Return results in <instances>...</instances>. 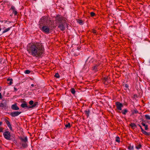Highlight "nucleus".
<instances>
[{
  "label": "nucleus",
  "mask_w": 150,
  "mask_h": 150,
  "mask_svg": "<svg viewBox=\"0 0 150 150\" xmlns=\"http://www.w3.org/2000/svg\"><path fill=\"white\" fill-rule=\"evenodd\" d=\"M142 133L146 136H148L150 135V133L147 132L146 131H144L143 129H142V131H141Z\"/></svg>",
  "instance_id": "f3484780"
},
{
  "label": "nucleus",
  "mask_w": 150,
  "mask_h": 150,
  "mask_svg": "<svg viewBox=\"0 0 150 150\" xmlns=\"http://www.w3.org/2000/svg\"><path fill=\"white\" fill-rule=\"evenodd\" d=\"M107 78H105L103 79V81L105 82V81H107L108 80Z\"/></svg>",
  "instance_id": "4c0bfd02"
},
{
  "label": "nucleus",
  "mask_w": 150,
  "mask_h": 150,
  "mask_svg": "<svg viewBox=\"0 0 150 150\" xmlns=\"http://www.w3.org/2000/svg\"><path fill=\"white\" fill-rule=\"evenodd\" d=\"M70 91L71 93L74 95L76 91L75 89L74 88H71L70 90Z\"/></svg>",
  "instance_id": "4be33fe9"
},
{
  "label": "nucleus",
  "mask_w": 150,
  "mask_h": 150,
  "mask_svg": "<svg viewBox=\"0 0 150 150\" xmlns=\"http://www.w3.org/2000/svg\"><path fill=\"white\" fill-rule=\"evenodd\" d=\"M11 108L12 109L14 110H18L19 109L16 103L12 105Z\"/></svg>",
  "instance_id": "ddd939ff"
},
{
  "label": "nucleus",
  "mask_w": 150,
  "mask_h": 150,
  "mask_svg": "<svg viewBox=\"0 0 150 150\" xmlns=\"http://www.w3.org/2000/svg\"><path fill=\"white\" fill-rule=\"evenodd\" d=\"M149 63H150V61H149Z\"/></svg>",
  "instance_id": "5fc2aeb1"
},
{
  "label": "nucleus",
  "mask_w": 150,
  "mask_h": 150,
  "mask_svg": "<svg viewBox=\"0 0 150 150\" xmlns=\"http://www.w3.org/2000/svg\"><path fill=\"white\" fill-rule=\"evenodd\" d=\"M138 113V111L137 109L133 110L132 111V114L134 115L135 113Z\"/></svg>",
  "instance_id": "b1692460"
},
{
  "label": "nucleus",
  "mask_w": 150,
  "mask_h": 150,
  "mask_svg": "<svg viewBox=\"0 0 150 150\" xmlns=\"http://www.w3.org/2000/svg\"><path fill=\"white\" fill-rule=\"evenodd\" d=\"M1 22L2 23H3V21H1Z\"/></svg>",
  "instance_id": "8fccbe9b"
},
{
  "label": "nucleus",
  "mask_w": 150,
  "mask_h": 150,
  "mask_svg": "<svg viewBox=\"0 0 150 150\" xmlns=\"http://www.w3.org/2000/svg\"><path fill=\"white\" fill-rule=\"evenodd\" d=\"M115 105L116 106L117 109L118 110H122V108L123 107V105L122 103L119 102H115Z\"/></svg>",
  "instance_id": "423d86ee"
},
{
  "label": "nucleus",
  "mask_w": 150,
  "mask_h": 150,
  "mask_svg": "<svg viewBox=\"0 0 150 150\" xmlns=\"http://www.w3.org/2000/svg\"><path fill=\"white\" fill-rule=\"evenodd\" d=\"M128 112V111L126 109H125L123 111L121 112L123 114L125 115Z\"/></svg>",
  "instance_id": "aec40b11"
},
{
  "label": "nucleus",
  "mask_w": 150,
  "mask_h": 150,
  "mask_svg": "<svg viewBox=\"0 0 150 150\" xmlns=\"http://www.w3.org/2000/svg\"><path fill=\"white\" fill-rule=\"evenodd\" d=\"M96 14L93 12H91L90 13L91 16L92 17H93L96 16Z\"/></svg>",
  "instance_id": "c85d7f7f"
},
{
  "label": "nucleus",
  "mask_w": 150,
  "mask_h": 150,
  "mask_svg": "<svg viewBox=\"0 0 150 150\" xmlns=\"http://www.w3.org/2000/svg\"><path fill=\"white\" fill-rule=\"evenodd\" d=\"M31 86L32 87H33L34 86V85L33 84H31Z\"/></svg>",
  "instance_id": "de8ad7c7"
},
{
  "label": "nucleus",
  "mask_w": 150,
  "mask_h": 150,
  "mask_svg": "<svg viewBox=\"0 0 150 150\" xmlns=\"http://www.w3.org/2000/svg\"><path fill=\"white\" fill-rule=\"evenodd\" d=\"M100 63H98L97 64H96L92 67V70L95 72L97 71L99 68H98L99 66H100Z\"/></svg>",
  "instance_id": "9d476101"
},
{
  "label": "nucleus",
  "mask_w": 150,
  "mask_h": 150,
  "mask_svg": "<svg viewBox=\"0 0 150 150\" xmlns=\"http://www.w3.org/2000/svg\"><path fill=\"white\" fill-rule=\"evenodd\" d=\"M1 63V62L0 61V64Z\"/></svg>",
  "instance_id": "864d4df0"
},
{
  "label": "nucleus",
  "mask_w": 150,
  "mask_h": 150,
  "mask_svg": "<svg viewBox=\"0 0 150 150\" xmlns=\"http://www.w3.org/2000/svg\"><path fill=\"white\" fill-rule=\"evenodd\" d=\"M28 142H21V144L22 145V146L23 148H27L28 146V145L27 144Z\"/></svg>",
  "instance_id": "2eb2a0df"
},
{
  "label": "nucleus",
  "mask_w": 150,
  "mask_h": 150,
  "mask_svg": "<svg viewBox=\"0 0 150 150\" xmlns=\"http://www.w3.org/2000/svg\"><path fill=\"white\" fill-rule=\"evenodd\" d=\"M14 89L15 91H16L18 90L15 87H14Z\"/></svg>",
  "instance_id": "79ce46f5"
},
{
  "label": "nucleus",
  "mask_w": 150,
  "mask_h": 150,
  "mask_svg": "<svg viewBox=\"0 0 150 150\" xmlns=\"http://www.w3.org/2000/svg\"><path fill=\"white\" fill-rule=\"evenodd\" d=\"M3 135L5 139L8 140H11V134L9 131H5L3 133Z\"/></svg>",
  "instance_id": "39448f33"
},
{
  "label": "nucleus",
  "mask_w": 150,
  "mask_h": 150,
  "mask_svg": "<svg viewBox=\"0 0 150 150\" xmlns=\"http://www.w3.org/2000/svg\"><path fill=\"white\" fill-rule=\"evenodd\" d=\"M11 9H12L13 11H14L15 10V8L13 6H12L11 7Z\"/></svg>",
  "instance_id": "58836bf2"
},
{
  "label": "nucleus",
  "mask_w": 150,
  "mask_h": 150,
  "mask_svg": "<svg viewBox=\"0 0 150 150\" xmlns=\"http://www.w3.org/2000/svg\"><path fill=\"white\" fill-rule=\"evenodd\" d=\"M54 77L57 78H58L60 76L59 74L58 73H57L54 75Z\"/></svg>",
  "instance_id": "2f4dec72"
},
{
  "label": "nucleus",
  "mask_w": 150,
  "mask_h": 150,
  "mask_svg": "<svg viewBox=\"0 0 150 150\" xmlns=\"http://www.w3.org/2000/svg\"><path fill=\"white\" fill-rule=\"evenodd\" d=\"M1 29L0 28V31H1Z\"/></svg>",
  "instance_id": "3c124183"
},
{
  "label": "nucleus",
  "mask_w": 150,
  "mask_h": 150,
  "mask_svg": "<svg viewBox=\"0 0 150 150\" xmlns=\"http://www.w3.org/2000/svg\"><path fill=\"white\" fill-rule=\"evenodd\" d=\"M138 126L140 127V128L141 129V131H142V129H143V128H142L141 126L139 124L138 125Z\"/></svg>",
  "instance_id": "c03bdc74"
},
{
  "label": "nucleus",
  "mask_w": 150,
  "mask_h": 150,
  "mask_svg": "<svg viewBox=\"0 0 150 150\" xmlns=\"http://www.w3.org/2000/svg\"><path fill=\"white\" fill-rule=\"evenodd\" d=\"M141 147V145L140 144H139L136 147V148L137 149H139Z\"/></svg>",
  "instance_id": "72a5a7b5"
},
{
  "label": "nucleus",
  "mask_w": 150,
  "mask_h": 150,
  "mask_svg": "<svg viewBox=\"0 0 150 150\" xmlns=\"http://www.w3.org/2000/svg\"><path fill=\"white\" fill-rule=\"evenodd\" d=\"M141 124L144 126H145L146 125L143 122H142Z\"/></svg>",
  "instance_id": "a19ab883"
},
{
  "label": "nucleus",
  "mask_w": 150,
  "mask_h": 150,
  "mask_svg": "<svg viewBox=\"0 0 150 150\" xmlns=\"http://www.w3.org/2000/svg\"><path fill=\"white\" fill-rule=\"evenodd\" d=\"M77 22L81 25L83 24V22L82 20H78L77 21Z\"/></svg>",
  "instance_id": "cd10ccee"
},
{
  "label": "nucleus",
  "mask_w": 150,
  "mask_h": 150,
  "mask_svg": "<svg viewBox=\"0 0 150 150\" xmlns=\"http://www.w3.org/2000/svg\"><path fill=\"white\" fill-rule=\"evenodd\" d=\"M129 126H131L132 129L136 128L137 127L136 125L134 123H132L129 124Z\"/></svg>",
  "instance_id": "a211bd4d"
},
{
  "label": "nucleus",
  "mask_w": 150,
  "mask_h": 150,
  "mask_svg": "<svg viewBox=\"0 0 150 150\" xmlns=\"http://www.w3.org/2000/svg\"><path fill=\"white\" fill-rule=\"evenodd\" d=\"M38 102H36L34 103L32 105L30 106V107H29V108H33L34 107H36V105H38Z\"/></svg>",
  "instance_id": "dca6fc26"
},
{
  "label": "nucleus",
  "mask_w": 150,
  "mask_h": 150,
  "mask_svg": "<svg viewBox=\"0 0 150 150\" xmlns=\"http://www.w3.org/2000/svg\"><path fill=\"white\" fill-rule=\"evenodd\" d=\"M4 128L1 127H0V132H3V130Z\"/></svg>",
  "instance_id": "c9c22d12"
},
{
  "label": "nucleus",
  "mask_w": 150,
  "mask_h": 150,
  "mask_svg": "<svg viewBox=\"0 0 150 150\" xmlns=\"http://www.w3.org/2000/svg\"><path fill=\"white\" fill-rule=\"evenodd\" d=\"M95 61V59L93 58L90 57L88 58L86 61V62H88V63H89V64L90 65L93 63Z\"/></svg>",
  "instance_id": "1a4fd4ad"
},
{
  "label": "nucleus",
  "mask_w": 150,
  "mask_h": 150,
  "mask_svg": "<svg viewBox=\"0 0 150 150\" xmlns=\"http://www.w3.org/2000/svg\"><path fill=\"white\" fill-rule=\"evenodd\" d=\"M21 106L23 108H29L30 105H28L26 103L24 102L23 103L21 104Z\"/></svg>",
  "instance_id": "4468645a"
},
{
  "label": "nucleus",
  "mask_w": 150,
  "mask_h": 150,
  "mask_svg": "<svg viewBox=\"0 0 150 150\" xmlns=\"http://www.w3.org/2000/svg\"><path fill=\"white\" fill-rule=\"evenodd\" d=\"M125 87L126 88H127L128 87V85L127 84H125Z\"/></svg>",
  "instance_id": "a18cd8bd"
},
{
  "label": "nucleus",
  "mask_w": 150,
  "mask_h": 150,
  "mask_svg": "<svg viewBox=\"0 0 150 150\" xmlns=\"http://www.w3.org/2000/svg\"><path fill=\"white\" fill-rule=\"evenodd\" d=\"M90 112V111L89 109H87L84 111V112L85 114L87 115V117H88L89 116Z\"/></svg>",
  "instance_id": "6ab92c4d"
},
{
  "label": "nucleus",
  "mask_w": 150,
  "mask_h": 150,
  "mask_svg": "<svg viewBox=\"0 0 150 150\" xmlns=\"http://www.w3.org/2000/svg\"><path fill=\"white\" fill-rule=\"evenodd\" d=\"M40 29L44 33L46 34H49L50 33V28L47 25H43L42 27L39 26Z\"/></svg>",
  "instance_id": "20e7f679"
},
{
  "label": "nucleus",
  "mask_w": 150,
  "mask_h": 150,
  "mask_svg": "<svg viewBox=\"0 0 150 150\" xmlns=\"http://www.w3.org/2000/svg\"><path fill=\"white\" fill-rule=\"evenodd\" d=\"M27 50L31 55L36 58L41 57L45 54L44 46L39 42H35L28 44Z\"/></svg>",
  "instance_id": "f257e3e1"
},
{
  "label": "nucleus",
  "mask_w": 150,
  "mask_h": 150,
  "mask_svg": "<svg viewBox=\"0 0 150 150\" xmlns=\"http://www.w3.org/2000/svg\"><path fill=\"white\" fill-rule=\"evenodd\" d=\"M17 13L18 12L17 11L15 10H14V11H13V13L15 15H16L17 14Z\"/></svg>",
  "instance_id": "f704fd0d"
},
{
  "label": "nucleus",
  "mask_w": 150,
  "mask_h": 150,
  "mask_svg": "<svg viewBox=\"0 0 150 150\" xmlns=\"http://www.w3.org/2000/svg\"><path fill=\"white\" fill-rule=\"evenodd\" d=\"M48 21V17L46 16H43L40 19L39 22V25L40 27L46 25H47Z\"/></svg>",
  "instance_id": "f03ea898"
},
{
  "label": "nucleus",
  "mask_w": 150,
  "mask_h": 150,
  "mask_svg": "<svg viewBox=\"0 0 150 150\" xmlns=\"http://www.w3.org/2000/svg\"><path fill=\"white\" fill-rule=\"evenodd\" d=\"M7 81H10V82L9 83H8V84L9 85H11L13 83V82H12L13 79H7Z\"/></svg>",
  "instance_id": "393cba45"
},
{
  "label": "nucleus",
  "mask_w": 150,
  "mask_h": 150,
  "mask_svg": "<svg viewBox=\"0 0 150 150\" xmlns=\"http://www.w3.org/2000/svg\"><path fill=\"white\" fill-rule=\"evenodd\" d=\"M21 142H28V138L27 137L23 136L20 137Z\"/></svg>",
  "instance_id": "f8f14e48"
},
{
  "label": "nucleus",
  "mask_w": 150,
  "mask_h": 150,
  "mask_svg": "<svg viewBox=\"0 0 150 150\" xmlns=\"http://www.w3.org/2000/svg\"><path fill=\"white\" fill-rule=\"evenodd\" d=\"M92 32L93 33L96 34V35H97L98 34L97 33V31L95 29H93L92 30Z\"/></svg>",
  "instance_id": "a878e982"
},
{
  "label": "nucleus",
  "mask_w": 150,
  "mask_h": 150,
  "mask_svg": "<svg viewBox=\"0 0 150 150\" xmlns=\"http://www.w3.org/2000/svg\"><path fill=\"white\" fill-rule=\"evenodd\" d=\"M2 124V122H0V126Z\"/></svg>",
  "instance_id": "49530a36"
},
{
  "label": "nucleus",
  "mask_w": 150,
  "mask_h": 150,
  "mask_svg": "<svg viewBox=\"0 0 150 150\" xmlns=\"http://www.w3.org/2000/svg\"><path fill=\"white\" fill-rule=\"evenodd\" d=\"M7 21H5V22H6Z\"/></svg>",
  "instance_id": "603ef678"
},
{
  "label": "nucleus",
  "mask_w": 150,
  "mask_h": 150,
  "mask_svg": "<svg viewBox=\"0 0 150 150\" xmlns=\"http://www.w3.org/2000/svg\"><path fill=\"white\" fill-rule=\"evenodd\" d=\"M2 98V96L1 95V93H0V98L1 99Z\"/></svg>",
  "instance_id": "37998d69"
},
{
  "label": "nucleus",
  "mask_w": 150,
  "mask_h": 150,
  "mask_svg": "<svg viewBox=\"0 0 150 150\" xmlns=\"http://www.w3.org/2000/svg\"><path fill=\"white\" fill-rule=\"evenodd\" d=\"M21 113V112L15 111L11 112L10 115L12 117H15L19 115Z\"/></svg>",
  "instance_id": "6e6552de"
},
{
  "label": "nucleus",
  "mask_w": 150,
  "mask_h": 150,
  "mask_svg": "<svg viewBox=\"0 0 150 150\" xmlns=\"http://www.w3.org/2000/svg\"><path fill=\"white\" fill-rule=\"evenodd\" d=\"M8 119H9L8 117H6L4 119V121L5 122L6 124L7 125L8 127L9 128L10 130L12 131V128L11 127V124L10 122L8 120Z\"/></svg>",
  "instance_id": "0eeeda50"
},
{
  "label": "nucleus",
  "mask_w": 150,
  "mask_h": 150,
  "mask_svg": "<svg viewBox=\"0 0 150 150\" xmlns=\"http://www.w3.org/2000/svg\"><path fill=\"white\" fill-rule=\"evenodd\" d=\"M33 103H34V102L32 100L30 101L29 102V104L31 105H33Z\"/></svg>",
  "instance_id": "473e14b6"
},
{
  "label": "nucleus",
  "mask_w": 150,
  "mask_h": 150,
  "mask_svg": "<svg viewBox=\"0 0 150 150\" xmlns=\"http://www.w3.org/2000/svg\"><path fill=\"white\" fill-rule=\"evenodd\" d=\"M55 19L56 23H65V18L60 15H57L55 18Z\"/></svg>",
  "instance_id": "7ed1b4c3"
},
{
  "label": "nucleus",
  "mask_w": 150,
  "mask_h": 150,
  "mask_svg": "<svg viewBox=\"0 0 150 150\" xmlns=\"http://www.w3.org/2000/svg\"><path fill=\"white\" fill-rule=\"evenodd\" d=\"M145 118L146 119L150 120V116L148 115H146L145 116Z\"/></svg>",
  "instance_id": "c756f323"
},
{
  "label": "nucleus",
  "mask_w": 150,
  "mask_h": 150,
  "mask_svg": "<svg viewBox=\"0 0 150 150\" xmlns=\"http://www.w3.org/2000/svg\"><path fill=\"white\" fill-rule=\"evenodd\" d=\"M145 127V129L146 130H147L148 129V126L147 125H146L145 126H144Z\"/></svg>",
  "instance_id": "ea45409f"
},
{
  "label": "nucleus",
  "mask_w": 150,
  "mask_h": 150,
  "mask_svg": "<svg viewBox=\"0 0 150 150\" xmlns=\"http://www.w3.org/2000/svg\"><path fill=\"white\" fill-rule=\"evenodd\" d=\"M1 88L0 87V91L1 90Z\"/></svg>",
  "instance_id": "09e8293b"
},
{
  "label": "nucleus",
  "mask_w": 150,
  "mask_h": 150,
  "mask_svg": "<svg viewBox=\"0 0 150 150\" xmlns=\"http://www.w3.org/2000/svg\"><path fill=\"white\" fill-rule=\"evenodd\" d=\"M12 28V27H9L6 29H5L3 32L2 33L3 34V33H5L8 31L10 29Z\"/></svg>",
  "instance_id": "412c9836"
},
{
  "label": "nucleus",
  "mask_w": 150,
  "mask_h": 150,
  "mask_svg": "<svg viewBox=\"0 0 150 150\" xmlns=\"http://www.w3.org/2000/svg\"><path fill=\"white\" fill-rule=\"evenodd\" d=\"M30 71L28 70H27L25 71L24 72L25 74H28L30 73Z\"/></svg>",
  "instance_id": "7c9ffc66"
},
{
  "label": "nucleus",
  "mask_w": 150,
  "mask_h": 150,
  "mask_svg": "<svg viewBox=\"0 0 150 150\" xmlns=\"http://www.w3.org/2000/svg\"><path fill=\"white\" fill-rule=\"evenodd\" d=\"M128 148L129 150H131V149H133V146H132V147H131V146H129L128 147Z\"/></svg>",
  "instance_id": "e433bc0d"
},
{
  "label": "nucleus",
  "mask_w": 150,
  "mask_h": 150,
  "mask_svg": "<svg viewBox=\"0 0 150 150\" xmlns=\"http://www.w3.org/2000/svg\"><path fill=\"white\" fill-rule=\"evenodd\" d=\"M64 23H61L58 26V28H59L60 30L62 31L65 30Z\"/></svg>",
  "instance_id": "9b49d317"
},
{
  "label": "nucleus",
  "mask_w": 150,
  "mask_h": 150,
  "mask_svg": "<svg viewBox=\"0 0 150 150\" xmlns=\"http://www.w3.org/2000/svg\"><path fill=\"white\" fill-rule=\"evenodd\" d=\"M115 141L118 143L120 142V138L119 137H116Z\"/></svg>",
  "instance_id": "bb28decb"
},
{
  "label": "nucleus",
  "mask_w": 150,
  "mask_h": 150,
  "mask_svg": "<svg viewBox=\"0 0 150 150\" xmlns=\"http://www.w3.org/2000/svg\"><path fill=\"white\" fill-rule=\"evenodd\" d=\"M65 126L66 128H70L71 127V124L69 123H68V124L65 125Z\"/></svg>",
  "instance_id": "5701e85b"
}]
</instances>
